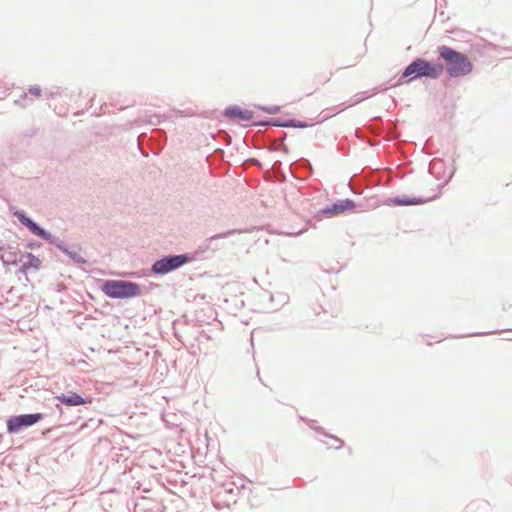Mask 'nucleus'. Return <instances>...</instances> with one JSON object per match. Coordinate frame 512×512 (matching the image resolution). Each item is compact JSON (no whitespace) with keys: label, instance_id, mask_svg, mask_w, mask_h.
<instances>
[{"label":"nucleus","instance_id":"f257e3e1","mask_svg":"<svg viewBox=\"0 0 512 512\" xmlns=\"http://www.w3.org/2000/svg\"><path fill=\"white\" fill-rule=\"evenodd\" d=\"M439 54L441 58L447 62V72L450 76L460 77L472 71L473 65L464 54L447 46H441L439 48Z\"/></svg>","mask_w":512,"mask_h":512},{"label":"nucleus","instance_id":"ddd939ff","mask_svg":"<svg viewBox=\"0 0 512 512\" xmlns=\"http://www.w3.org/2000/svg\"><path fill=\"white\" fill-rule=\"evenodd\" d=\"M395 203L398 204V205H414V204H418L417 201L409 200V199H397V200H395Z\"/></svg>","mask_w":512,"mask_h":512},{"label":"nucleus","instance_id":"9b49d317","mask_svg":"<svg viewBox=\"0 0 512 512\" xmlns=\"http://www.w3.org/2000/svg\"><path fill=\"white\" fill-rule=\"evenodd\" d=\"M56 399L67 406L85 405L87 403L81 395L75 392H71L69 395L62 394L60 396H56Z\"/></svg>","mask_w":512,"mask_h":512},{"label":"nucleus","instance_id":"423d86ee","mask_svg":"<svg viewBox=\"0 0 512 512\" xmlns=\"http://www.w3.org/2000/svg\"><path fill=\"white\" fill-rule=\"evenodd\" d=\"M187 261V257L184 255H176L166 257L156 261L152 266V271L155 274H166L174 269L181 267Z\"/></svg>","mask_w":512,"mask_h":512},{"label":"nucleus","instance_id":"39448f33","mask_svg":"<svg viewBox=\"0 0 512 512\" xmlns=\"http://www.w3.org/2000/svg\"><path fill=\"white\" fill-rule=\"evenodd\" d=\"M42 418L43 416L40 413L12 416L7 420V431L9 433L18 432L23 427H28L36 424Z\"/></svg>","mask_w":512,"mask_h":512},{"label":"nucleus","instance_id":"4468645a","mask_svg":"<svg viewBox=\"0 0 512 512\" xmlns=\"http://www.w3.org/2000/svg\"><path fill=\"white\" fill-rule=\"evenodd\" d=\"M265 111L270 114H275L279 111V108L278 107L268 108V109H265Z\"/></svg>","mask_w":512,"mask_h":512},{"label":"nucleus","instance_id":"9d476101","mask_svg":"<svg viewBox=\"0 0 512 512\" xmlns=\"http://www.w3.org/2000/svg\"><path fill=\"white\" fill-rule=\"evenodd\" d=\"M225 115L231 118L248 121L253 118V113L250 110H243L238 106H232L226 109Z\"/></svg>","mask_w":512,"mask_h":512},{"label":"nucleus","instance_id":"6e6552de","mask_svg":"<svg viewBox=\"0 0 512 512\" xmlns=\"http://www.w3.org/2000/svg\"><path fill=\"white\" fill-rule=\"evenodd\" d=\"M14 215L18 218V220L26 226L34 235L41 237L43 239H48L50 235L40 228L37 224H35L31 219L26 217L24 212L22 211H16Z\"/></svg>","mask_w":512,"mask_h":512},{"label":"nucleus","instance_id":"20e7f679","mask_svg":"<svg viewBox=\"0 0 512 512\" xmlns=\"http://www.w3.org/2000/svg\"><path fill=\"white\" fill-rule=\"evenodd\" d=\"M443 71L440 64H433L423 59L413 61L403 72L402 77H409V80L420 77L438 78Z\"/></svg>","mask_w":512,"mask_h":512},{"label":"nucleus","instance_id":"0eeeda50","mask_svg":"<svg viewBox=\"0 0 512 512\" xmlns=\"http://www.w3.org/2000/svg\"><path fill=\"white\" fill-rule=\"evenodd\" d=\"M332 78V72H317L312 75L310 83H308L307 94L312 95L322 86L328 83Z\"/></svg>","mask_w":512,"mask_h":512},{"label":"nucleus","instance_id":"f03ea898","mask_svg":"<svg viewBox=\"0 0 512 512\" xmlns=\"http://www.w3.org/2000/svg\"><path fill=\"white\" fill-rule=\"evenodd\" d=\"M1 259L6 264L21 263L20 272L24 274L30 270H38L41 266V261L38 257L31 253H21L18 248H6L1 255Z\"/></svg>","mask_w":512,"mask_h":512},{"label":"nucleus","instance_id":"1a4fd4ad","mask_svg":"<svg viewBox=\"0 0 512 512\" xmlns=\"http://www.w3.org/2000/svg\"><path fill=\"white\" fill-rule=\"evenodd\" d=\"M355 207L354 203L351 201V200H340L336 203H334L333 205H331L330 207H327L323 210L324 213L326 214H342L346 211H350V210H353Z\"/></svg>","mask_w":512,"mask_h":512},{"label":"nucleus","instance_id":"f8f14e48","mask_svg":"<svg viewBox=\"0 0 512 512\" xmlns=\"http://www.w3.org/2000/svg\"><path fill=\"white\" fill-rule=\"evenodd\" d=\"M282 126L294 127V128H306L309 125L305 122H301V121H297V120H290L289 122L283 124Z\"/></svg>","mask_w":512,"mask_h":512},{"label":"nucleus","instance_id":"7ed1b4c3","mask_svg":"<svg viewBox=\"0 0 512 512\" xmlns=\"http://www.w3.org/2000/svg\"><path fill=\"white\" fill-rule=\"evenodd\" d=\"M102 291L111 298H131L141 294V288L138 284L122 280L104 282Z\"/></svg>","mask_w":512,"mask_h":512}]
</instances>
